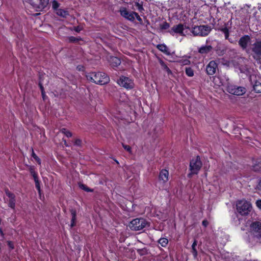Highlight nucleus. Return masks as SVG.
I'll return each mask as SVG.
<instances>
[{"mask_svg":"<svg viewBox=\"0 0 261 261\" xmlns=\"http://www.w3.org/2000/svg\"><path fill=\"white\" fill-rule=\"evenodd\" d=\"M60 6V4L58 3L56 1H54L52 2V7L54 10L56 11L57 10L59 9V7Z\"/></svg>","mask_w":261,"mask_h":261,"instance_id":"473e14b6","label":"nucleus"},{"mask_svg":"<svg viewBox=\"0 0 261 261\" xmlns=\"http://www.w3.org/2000/svg\"><path fill=\"white\" fill-rule=\"evenodd\" d=\"M212 30L211 26L208 25H201L195 26L192 28L191 32L194 36H206Z\"/></svg>","mask_w":261,"mask_h":261,"instance_id":"7ed1b4c3","label":"nucleus"},{"mask_svg":"<svg viewBox=\"0 0 261 261\" xmlns=\"http://www.w3.org/2000/svg\"><path fill=\"white\" fill-rule=\"evenodd\" d=\"M256 205L259 209H261V200H257L256 201Z\"/></svg>","mask_w":261,"mask_h":261,"instance_id":"c03bdc74","label":"nucleus"},{"mask_svg":"<svg viewBox=\"0 0 261 261\" xmlns=\"http://www.w3.org/2000/svg\"><path fill=\"white\" fill-rule=\"evenodd\" d=\"M187 28L186 25L180 23L173 26L169 31V33L172 36H174L175 34H178L180 36H185L184 31Z\"/></svg>","mask_w":261,"mask_h":261,"instance_id":"1a4fd4ad","label":"nucleus"},{"mask_svg":"<svg viewBox=\"0 0 261 261\" xmlns=\"http://www.w3.org/2000/svg\"><path fill=\"white\" fill-rule=\"evenodd\" d=\"M186 74L190 77H192L194 75L193 70L191 68H186Z\"/></svg>","mask_w":261,"mask_h":261,"instance_id":"cd10ccee","label":"nucleus"},{"mask_svg":"<svg viewBox=\"0 0 261 261\" xmlns=\"http://www.w3.org/2000/svg\"><path fill=\"white\" fill-rule=\"evenodd\" d=\"M213 47L211 45H204L199 48L198 52L201 54H207L210 53Z\"/></svg>","mask_w":261,"mask_h":261,"instance_id":"f3484780","label":"nucleus"},{"mask_svg":"<svg viewBox=\"0 0 261 261\" xmlns=\"http://www.w3.org/2000/svg\"><path fill=\"white\" fill-rule=\"evenodd\" d=\"M64 144H65L66 146H68V145L67 144L66 141H64Z\"/></svg>","mask_w":261,"mask_h":261,"instance_id":"864d4df0","label":"nucleus"},{"mask_svg":"<svg viewBox=\"0 0 261 261\" xmlns=\"http://www.w3.org/2000/svg\"><path fill=\"white\" fill-rule=\"evenodd\" d=\"M237 210L241 215H247L252 210V205L250 202L245 200H241L237 201Z\"/></svg>","mask_w":261,"mask_h":261,"instance_id":"f03ea898","label":"nucleus"},{"mask_svg":"<svg viewBox=\"0 0 261 261\" xmlns=\"http://www.w3.org/2000/svg\"><path fill=\"white\" fill-rule=\"evenodd\" d=\"M122 145L124 149L129 153L131 152V147L129 146L125 145L123 143H122Z\"/></svg>","mask_w":261,"mask_h":261,"instance_id":"58836bf2","label":"nucleus"},{"mask_svg":"<svg viewBox=\"0 0 261 261\" xmlns=\"http://www.w3.org/2000/svg\"><path fill=\"white\" fill-rule=\"evenodd\" d=\"M208 224V223L207 220H204L202 221V225L203 226H204L205 227H206L207 226Z\"/></svg>","mask_w":261,"mask_h":261,"instance_id":"de8ad7c7","label":"nucleus"},{"mask_svg":"<svg viewBox=\"0 0 261 261\" xmlns=\"http://www.w3.org/2000/svg\"><path fill=\"white\" fill-rule=\"evenodd\" d=\"M177 62L182 65H189L190 63V61L188 58H182L177 61Z\"/></svg>","mask_w":261,"mask_h":261,"instance_id":"4be33fe9","label":"nucleus"},{"mask_svg":"<svg viewBox=\"0 0 261 261\" xmlns=\"http://www.w3.org/2000/svg\"><path fill=\"white\" fill-rule=\"evenodd\" d=\"M147 225V222L143 218H137L133 220L130 224L129 227L133 230H140L145 227Z\"/></svg>","mask_w":261,"mask_h":261,"instance_id":"20e7f679","label":"nucleus"},{"mask_svg":"<svg viewBox=\"0 0 261 261\" xmlns=\"http://www.w3.org/2000/svg\"><path fill=\"white\" fill-rule=\"evenodd\" d=\"M121 15L125 19L133 22L134 21V14L135 12L129 11L125 8H121L120 9Z\"/></svg>","mask_w":261,"mask_h":261,"instance_id":"9d476101","label":"nucleus"},{"mask_svg":"<svg viewBox=\"0 0 261 261\" xmlns=\"http://www.w3.org/2000/svg\"><path fill=\"white\" fill-rule=\"evenodd\" d=\"M250 37L248 35H245L242 37L239 41V44L243 49H246L248 44L250 42Z\"/></svg>","mask_w":261,"mask_h":261,"instance_id":"4468645a","label":"nucleus"},{"mask_svg":"<svg viewBox=\"0 0 261 261\" xmlns=\"http://www.w3.org/2000/svg\"><path fill=\"white\" fill-rule=\"evenodd\" d=\"M226 90L230 94L238 96L242 95L246 91L244 87L237 86L230 84L227 85Z\"/></svg>","mask_w":261,"mask_h":261,"instance_id":"423d86ee","label":"nucleus"},{"mask_svg":"<svg viewBox=\"0 0 261 261\" xmlns=\"http://www.w3.org/2000/svg\"><path fill=\"white\" fill-rule=\"evenodd\" d=\"M23 4L29 7L30 5L33 8H36V5L34 3L33 0H22Z\"/></svg>","mask_w":261,"mask_h":261,"instance_id":"412c9836","label":"nucleus"},{"mask_svg":"<svg viewBox=\"0 0 261 261\" xmlns=\"http://www.w3.org/2000/svg\"><path fill=\"white\" fill-rule=\"evenodd\" d=\"M36 161L39 164H41V160L39 158L37 160H36Z\"/></svg>","mask_w":261,"mask_h":261,"instance_id":"09e8293b","label":"nucleus"},{"mask_svg":"<svg viewBox=\"0 0 261 261\" xmlns=\"http://www.w3.org/2000/svg\"><path fill=\"white\" fill-rule=\"evenodd\" d=\"M219 54V55H222L224 54V51H221L220 53H218Z\"/></svg>","mask_w":261,"mask_h":261,"instance_id":"3c124183","label":"nucleus"},{"mask_svg":"<svg viewBox=\"0 0 261 261\" xmlns=\"http://www.w3.org/2000/svg\"><path fill=\"white\" fill-rule=\"evenodd\" d=\"M110 62L113 67H117L120 64L121 61L117 57H112L110 59Z\"/></svg>","mask_w":261,"mask_h":261,"instance_id":"a211bd4d","label":"nucleus"},{"mask_svg":"<svg viewBox=\"0 0 261 261\" xmlns=\"http://www.w3.org/2000/svg\"><path fill=\"white\" fill-rule=\"evenodd\" d=\"M79 187L85 191L87 192H92V190L90 189V188H88L86 185L83 184H79Z\"/></svg>","mask_w":261,"mask_h":261,"instance_id":"2f4dec72","label":"nucleus"},{"mask_svg":"<svg viewBox=\"0 0 261 261\" xmlns=\"http://www.w3.org/2000/svg\"><path fill=\"white\" fill-rule=\"evenodd\" d=\"M256 189L261 190V177L259 179L256 185Z\"/></svg>","mask_w":261,"mask_h":261,"instance_id":"79ce46f5","label":"nucleus"},{"mask_svg":"<svg viewBox=\"0 0 261 261\" xmlns=\"http://www.w3.org/2000/svg\"><path fill=\"white\" fill-rule=\"evenodd\" d=\"M253 168L256 171H259L261 168V165H255L253 166Z\"/></svg>","mask_w":261,"mask_h":261,"instance_id":"a19ab883","label":"nucleus"},{"mask_svg":"<svg viewBox=\"0 0 261 261\" xmlns=\"http://www.w3.org/2000/svg\"><path fill=\"white\" fill-rule=\"evenodd\" d=\"M168 243V240L166 238H161L159 240V243L163 247H165Z\"/></svg>","mask_w":261,"mask_h":261,"instance_id":"393cba45","label":"nucleus"},{"mask_svg":"<svg viewBox=\"0 0 261 261\" xmlns=\"http://www.w3.org/2000/svg\"><path fill=\"white\" fill-rule=\"evenodd\" d=\"M218 65L215 61H211L206 66V71L208 75H212L216 73Z\"/></svg>","mask_w":261,"mask_h":261,"instance_id":"f8f14e48","label":"nucleus"},{"mask_svg":"<svg viewBox=\"0 0 261 261\" xmlns=\"http://www.w3.org/2000/svg\"><path fill=\"white\" fill-rule=\"evenodd\" d=\"M215 80H219V77H217V78L215 79Z\"/></svg>","mask_w":261,"mask_h":261,"instance_id":"5fc2aeb1","label":"nucleus"},{"mask_svg":"<svg viewBox=\"0 0 261 261\" xmlns=\"http://www.w3.org/2000/svg\"><path fill=\"white\" fill-rule=\"evenodd\" d=\"M251 50L254 54V57H261V40L257 41L252 45Z\"/></svg>","mask_w":261,"mask_h":261,"instance_id":"9b49d317","label":"nucleus"},{"mask_svg":"<svg viewBox=\"0 0 261 261\" xmlns=\"http://www.w3.org/2000/svg\"><path fill=\"white\" fill-rule=\"evenodd\" d=\"M256 77L254 75L250 76V81L252 85L253 90L256 93L261 92V83L255 80Z\"/></svg>","mask_w":261,"mask_h":261,"instance_id":"ddd939ff","label":"nucleus"},{"mask_svg":"<svg viewBox=\"0 0 261 261\" xmlns=\"http://www.w3.org/2000/svg\"><path fill=\"white\" fill-rule=\"evenodd\" d=\"M202 166V163L199 156L193 159L190 164V169L191 173L189 174L190 176L191 174H197L199 171Z\"/></svg>","mask_w":261,"mask_h":261,"instance_id":"39448f33","label":"nucleus"},{"mask_svg":"<svg viewBox=\"0 0 261 261\" xmlns=\"http://www.w3.org/2000/svg\"><path fill=\"white\" fill-rule=\"evenodd\" d=\"M86 77L87 80L101 85L107 84L110 81L109 77L101 72H90L86 75Z\"/></svg>","mask_w":261,"mask_h":261,"instance_id":"f257e3e1","label":"nucleus"},{"mask_svg":"<svg viewBox=\"0 0 261 261\" xmlns=\"http://www.w3.org/2000/svg\"><path fill=\"white\" fill-rule=\"evenodd\" d=\"M82 29L81 27L77 26L76 27H75L74 30H75V31L79 33L82 30Z\"/></svg>","mask_w":261,"mask_h":261,"instance_id":"a18cd8bd","label":"nucleus"},{"mask_svg":"<svg viewBox=\"0 0 261 261\" xmlns=\"http://www.w3.org/2000/svg\"><path fill=\"white\" fill-rule=\"evenodd\" d=\"M8 246H9V248L10 249H14V245L13 243L11 241H8L7 242Z\"/></svg>","mask_w":261,"mask_h":261,"instance_id":"37998d69","label":"nucleus"},{"mask_svg":"<svg viewBox=\"0 0 261 261\" xmlns=\"http://www.w3.org/2000/svg\"><path fill=\"white\" fill-rule=\"evenodd\" d=\"M35 156H37L36 155V154L33 151V153H32V156L33 157V158H35Z\"/></svg>","mask_w":261,"mask_h":261,"instance_id":"8fccbe9b","label":"nucleus"},{"mask_svg":"<svg viewBox=\"0 0 261 261\" xmlns=\"http://www.w3.org/2000/svg\"><path fill=\"white\" fill-rule=\"evenodd\" d=\"M30 173H31V175L33 176L34 179H36V178H38L37 174L35 171V170L34 169V168H31L30 169Z\"/></svg>","mask_w":261,"mask_h":261,"instance_id":"72a5a7b5","label":"nucleus"},{"mask_svg":"<svg viewBox=\"0 0 261 261\" xmlns=\"http://www.w3.org/2000/svg\"><path fill=\"white\" fill-rule=\"evenodd\" d=\"M169 172L166 169L162 170L159 174V178L160 181H162L163 183H166L168 180Z\"/></svg>","mask_w":261,"mask_h":261,"instance_id":"2eb2a0df","label":"nucleus"},{"mask_svg":"<svg viewBox=\"0 0 261 261\" xmlns=\"http://www.w3.org/2000/svg\"><path fill=\"white\" fill-rule=\"evenodd\" d=\"M75 144L77 146H80L81 144V141L80 139H76L75 141Z\"/></svg>","mask_w":261,"mask_h":261,"instance_id":"49530a36","label":"nucleus"},{"mask_svg":"<svg viewBox=\"0 0 261 261\" xmlns=\"http://www.w3.org/2000/svg\"><path fill=\"white\" fill-rule=\"evenodd\" d=\"M43 80H42L41 77H40V82H39V87L40 88V89L41 90V93H42V97H43V98H44L45 93H44V89L43 88Z\"/></svg>","mask_w":261,"mask_h":261,"instance_id":"7c9ffc66","label":"nucleus"},{"mask_svg":"<svg viewBox=\"0 0 261 261\" xmlns=\"http://www.w3.org/2000/svg\"><path fill=\"white\" fill-rule=\"evenodd\" d=\"M78 40L77 38L73 36H71L69 37V41L71 42H75Z\"/></svg>","mask_w":261,"mask_h":261,"instance_id":"ea45409f","label":"nucleus"},{"mask_svg":"<svg viewBox=\"0 0 261 261\" xmlns=\"http://www.w3.org/2000/svg\"><path fill=\"white\" fill-rule=\"evenodd\" d=\"M61 133L66 135L67 137H70L72 136V134L69 130H67L65 128H63L61 129Z\"/></svg>","mask_w":261,"mask_h":261,"instance_id":"c85d7f7f","label":"nucleus"},{"mask_svg":"<svg viewBox=\"0 0 261 261\" xmlns=\"http://www.w3.org/2000/svg\"><path fill=\"white\" fill-rule=\"evenodd\" d=\"M117 83L126 89H132L134 87L133 81L128 77L122 76L118 80Z\"/></svg>","mask_w":261,"mask_h":261,"instance_id":"6e6552de","label":"nucleus"},{"mask_svg":"<svg viewBox=\"0 0 261 261\" xmlns=\"http://www.w3.org/2000/svg\"><path fill=\"white\" fill-rule=\"evenodd\" d=\"M40 4L39 8H45L48 4L49 0H40Z\"/></svg>","mask_w":261,"mask_h":261,"instance_id":"c756f323","label":"nucleus"},{"mask_svg":"<svg viewBox=\"0 0 261 261\" xmlns=\"http://www.w3.org/2000/svg\"><path fill=\"white\" fill-rule=\"evenodd\" d=\"M6 193L7 196L9 198V206L14 209L15 206V195L9 192L8 191H6Z\"/></svg>","mask_w":261,"mask_h":261,"instance_id":"dca6fc26","label":"nucleus"},{"mask_svg":"<svg viewBox=\"0 0 261 261\" xmlns=\"http://www.w3.org/2000/svg\"><path fill=\"white\" fill-rule=\"evenodd\" d=\"M250 233L257 239H261V222L255 221L252 222L250 226Z\"/></svg>","mask_w":261,"mask_h":261,"instance_id":"0eeeda50","label":"nucleus"},{"mask_svg":"<svg viewBox=\"0 0 261 261\" xmlns=\"http://www.w3.org/2000/svg\"><path fill=\"white\" fill-rule=\"evenodd\" d=\"M34 181L35 182L36 187L37 188V189L39 191V192H40V184H39L38 178H37L36 179H34Z\"/></svg>","mask_w":261,"mask_h":261,"instance_id":"4c0bfd02","label":"nucleus"},{"mask_svg":"<svg viewBox=\"0 0 261 261\" xmlns=\"http://www.w3.org/2000/svg\"><path fill=\"white\" fill-rule=\"evenodd\" d=\"M160 63L161 65L162 66L163 69L164 70H166V71L168 74H171V70L168 67V66L166 65V64L163 61L161 60L160 61Z\"/></svg>","mask_w":261,"mask_h":261,"instance_id":"5701e85b","label":"nucleus"},{"mask_svg":"<svg viewBox=\"0 0 261 261\" xmlns=\"http://www.w3.org/2000/svg\"><path fill=\"white\" fill-rule=\"evenodd\" d=\"M136 6L137 7L138 10L140 12H142L143 11H144V8L142 5L138 3H136Z\"/></svg>","mask_w":261,"mask_h":261,"instance_id":"e433bc0d","label":"nucleus"},{"mask_svg":"<svg viewBox=\"0 0 261 261\" xmlns=\"http://www.w3.org/2000/svg\"><path fill=\"white\" fill-rule=\"evenodd\" d=\"M169 24L166 22H164L161 25V29L163 30L167 29L169 28Z\"/></svg>","mask_w":261,"mask_h":261,"instance_id":"f704fd0d","label":"nucleus"},{"mask_svg":"<svg viewBox=\"0 0 261 261\" xmlns=\"http://www.w3.org/2000/svg\"><path fill=\"white\" fill-rule=\"evenodd\" d=\"M220 30L224 34L225 39H228L229 37V30L227 27H224L220 29Z\"/></svg>","mask_w":261,"mask_h":261,"instance_id":"a878e982","label":"nucleus"},{"mask_svg":"<svg viewBox=\"0 0 261 261\" xmlns=\"http://www.w3.org/2000/svg\"><path fill=\"white\" fill-rule=\"evenodd\" d=\"M197 245V241L195 240L192 245V252L195 257L197 256V252L196 250V246Z\"/></svg>","mask_w":261,"mask_h":261,"instance_id":"bb28decb","label":"nucleus"},{"mask_svg":"<svg viewBox=\"0 0 261 261\" xmlns=\"http://www.w3.org/2000/svg\"><path fill=\"white\" fill-rule=\"evenodd\" d=\"M36 161L39 158L37 156H35V158H34Z\"/></svg>","mask_w":261,"mask_h":261,"instance_id":"603ef678","label":"nucleus"},{"mask_svg":"<svg viewBox=\"0 0 261 261\" xmlns=\"http://www.w3.org/2000/svg\"><path fill=\"white\" fill-rule=\"evenodd\" d=\"M135 18L138 20V21L142 24L143 22L142 18L140 17V16L138 15V14L136 12H135V14H134V20L135 19Z\"/></svg>","mask_w":261,"mask_h":261,"instance_id":"c9c22d12","label":"nucleus"},{"mask_svg":"<svg viewBox=\"0 0 261 261\" xmlns=\"http://www.w3.org/2000/svg\"><path fill=\"white\" fill-rule=\"evenodd\" d=\"M157 48L161 51L166 53L167 55L169 54V53L168 52V48L165 45L159 44L157 46Z\"/></svg>","mask_w":261,"mask_h":261,"instance_id":"aec40b11","label":"nucleus"},{"mask_svg":"<svg viewBox=\"0 0 261 261\" xmlns=\"http://www.w3.org/2000/svg\"><path fill=\"white\" fill-rule=\"evenodd\" d=\"M56 12L58 16H61L62 17H66L69 15L68 11L62 9H59L57 10Z\"/></svg>","mask_w":261,"mask_h":261,"instance_id":"6ab92c4d","label":"nucleus"},{"mask_svg":"<svg viewBox=\"0 0 261 261\" xmlns=\"http://www.w3.org/2000/svg\"><path fill=\"white\" fill-rule=\"evenodd\" d=\"M72 219H71V227H73L74 225L75 221L76 220V212L75 210H72L71 211Z\"/></svg>","mask_w":261,"mask_h":261,"instance_id":"b1692460","label":"nucleus"}]
</instances>
